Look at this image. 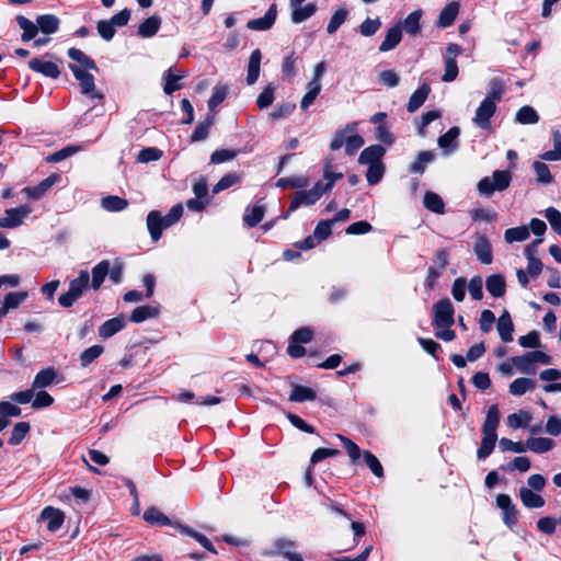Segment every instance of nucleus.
<instances>
[{"mask_svg": "<svg viewBox=\"0 0 561 561\" xmlns=\"http://www.w3.org/2000/svg\"><path fill=\"white\" fill-rule=\"evenodd\" d=\"M73 77L78 80L80 85V92L91 99H103V94L95 91L94 76L88 72L89 70L81 69L75 64L68 65Z\"/></svg>", "mask_w": 561, "mask_h": 561, "instance_id": "obj_6", "label": "nucleus"}, {"mask_svg": "<svg viewBox=\"0 0 561 561\" xmlns=\"http://www.w3.org/2000/svg\"><path fill=\"white\" fill-rule=\"evenodd\" d=\"M402 38L400 25H394L387 31L386 37L379 46V50L385 53L393 49Z\"/></svg>", "mask_w": 561, "mask_h": 561, "instance_id": "obj_26", "label": "nucleus"}, {"mask_svg": "<svg viewBox=\"0 0 561 561\" xmlns=\"http://www.w3.org/2000/svg\"><path fill=\"white\" fill-rule=\"evenodd\" d=\"M262 54L260 49H254L249 58L247 83L249 85L254 84L260 76Z\"/></svg>", "mask_w": 561, "mask_h": 561, "instance_id": "obj_22", "label": "nucleus"}, {"mask_svg": "<svg viewBox=\"0 0 561 561\" xmlns=\"http://www.w3.org/2000/svg\"><path fill=\"white\" fill-rule=\"evenodd\" d=\"M32 213V207L27 204L19 207L9 208L0 217V228L14 229L20 227L24 219Z\"/></svg>", "mask_w": 561, "mask_h": 561, "instance_id": "obj_7", "label": "nucleus"}, {"mask_svg": "<svg viewBox=\"0 0 561 561\" xmlns=\"http://www.w3.org/2000/svg\"><path fill=\"white\" fill-rule=\"evenodd\" d=\"M553 149L548 150L539 156L543 161H560L561 160V133L557 129L552 130Z\"/></svg>", "mask_w": 561, "mask_h": 561, "instance_id": "obj_35", "label": "nucleus"}, {"mask_svg": "<svg viewBox=\"0 0 561 561\" xmlns=\"http://www.w3.org/2000/svg\"><path fill=\"white\" fill-rule=\"evenodd\" d=\"M503 93L504 85L502 80L499 78H493L489 82L488 95L484 98V100H491L496 104L499 101H501Z\"/></svg>", "mask_w": 561, "mask_h": 561, "instance_id": "obj_55", "label": "nucleus"}, {"mask_svg": "<svg viewBox=\"0 0 561 561\" xmlns=\"http://www.w3.org/2000/svg\"><path fill=\"white\" fill-rule=\"evenodd\" d=\"M182 215H183L182 205L181 204L174 205L165 216L161 215L162 227H164V229H167V228L173 226L176 221L180 220Z\"/></svg>", "mask_w": 561, "mask_h": 561, "instance_id": "obj_60", "label": "nucleus"}, {"mask_svg": "<svg viewBox=\"0 0 561 561\" xmlns=\"http://www.w3.org/2000/svg\"><path fill=\"white\" fill-rule=\"evenodd\" d=\"M526 450L545 454L554 447V440L549 437H530L525 442Z\"/></svg>", "mask_w": 561, "mask_h": 561, "instance_id": "obj_20", "label": "nucleus"}, {"mask_svg": "<svg viewBox=\"0 0 561 561\" xmlns=\"http://www.w3.org/2000/svg\"><path fill=\"white\" fill-rule=\"evenodd\" d=\"M276 15L277 7L275 3H273L264 16L250 20L247 24V27L253 31H267L274 25Z\"/></svg>", "mask_w": 561, "mask_h": 561, "instance_id": "obj_12", "label": "nucleus"}, {"mask_svg": "<svg viewBox=\"0 0 561 561\" xmlns=\"http://www.w3.org/2000/svg\"><path fill=\"white\" fill-rule=\"evenodd\" d=\"M30 424L27 422H19L13 426L11 432V436L9 438V444L12 446L19 445L30 432Z\"/></svg>", "mask_w": 561, "mask_h": 561, "instance_id": "obj_53", "label": "nucleus"}, {"mask_svg": "<svg viewBox=\"0 0 561 561\" xmlns=\"http://www.w3.org/2000/svg\"><path fill=\"white\" fill-rule=\"evenodd\" d=\"M159 314V308L153 306H139L131 312L129 320L134 323H141L148 319L156 318Z\"/></svg>", "mask_w": 561, "mask_h": 561, "instance_id": "obj_31", "label": "nucleus"}, {"mask_svg": "<svg viewBox=\"0 0 561 561\" xmlns=\"http://www.w3.org/2000/svg\"><path fill=\"white\" fill-rule=\"evenodd\" d=\"M536 380L531 378L520 377L510 385V393L513 396H523L536 388Z\"/></svg>", "mask_w": 561, "mask_h": 561, "instance_id": "obj_29", "label": "nucleus"}, {"mask_svg": "<svg viewBox=\"0 0 561 561\" xmlns=\"http://www.w3.org/2000/svg\"><path fill=\"white\" fill-rule=\"evenodd\" d=\"M163 78L165 81L163 85V91L165 94L170 95L182 88L180 80L183 78V76L172 73L171 68L164 72Z\"/></svg>", "mask_w": 561, "mask_h": 561, "instance_id": "obj_50", "label": "nucleus"}, {"mask_svg": "<svg viewBox=\"0 0 561 561\" xmlns=\"http://www.w3.org/2000/svg\"><path fill=\"white\" fill-rule=\"evenodd\" d=\"M68 56L73 61H77L79 64L78 66L81 69L94 70V71L99 70L95 61L78 48H75V47L69 48Z\"/></svg>", "mask_w": 561, "mask_h": 561, "instance_id": "obj_27", "label": "nucleus"}, {"mask_svg": "<svg viewBox=\"0 0 561 561\" xmlns=\"http://www.w3.org/2000/svg\"><path fill=\"white\" fill-rule=\"evenodd\" d=\"M240 181H241V178L237 173H228V174L224 175L217 182V184L213 188V193L218 194L219 192L233 186L234 184L239 183Z\"/></svg>", "mask_w": 561, "mask_h": 561, "instance_id": "obj_59", "label": "nucleus"}, {"mask_svg": "<svg viewBox=\"0 0 561 561\" xmlns=\"http://www.w3.org/2000/svg\"><path fill=\"white\" fill-rule=\"evenodd\" d=\"M434 160V153L432 151H421L415 161L409 167L411 173L422 174L426 165Z\"/></svg>", "mask_w": 561, "mask_h": 561, "instance_id": "obj_40", "label": "nucleus"}, {"mask_svg": "<svg viewBox=\"0 0 561 561\" xmlns=\"http://www.w3.org/2000/svg\"><path fill=\"white\" fill-rule=\"evenodd\" d=\"M214 123V115L207 116V118L199 123L191 135V141L196 142L207 138L209 129Z\"/></svg>", "mask_w": 561, "mask_h": 561, "instance_id": "obj_51", "label": "nucleus"}, {"mask_svg": "<svg viewBox=\"0 0 561 561\" xmlns=\"http://www.w3.org/2000/svg\"><path fill=\"white\" fill-rule=\"evenodd\" d=\"M101 206L107 211H122L127 208L128 202L116 195H110L101 199Z\"/></svg>", "mask_w": 561, "mask_h": 561, "instance_id": "obj_39", "label": "nucleus"}, {"mask_svg": "<svg viewBox=\"0 0 561 561\" xmlns=\"http://www.w3.org/2000/svg\"><path fill=\"white\" fill-rule=\"evenodd\" d=\"M147 228L150 237L153 241H158L161 238L164 227H162L161 213L152 210L147 216Z\"/></svg>", "mask_w": 561, "mask_h": 561, "instance_id": "obj_23", "label": "nucleus"}, {"mask_svg": "<svg viewBox=\"0 0 561 561\" xmlns=\"http://www.w3.org/2000/svg\"><path fill=\"white\" fill-rule=\"evenodd\" d=\"M161 25V18L152 15L146 19L138 27L137 34L140 37L148 38L157 34Z\"/></svg>", "mask_w": 561, "mask_h": 561, "instance_id": "obj_28", "label": "nucleus"}, {"mask_svg": "<svg viewBox=\"0 0 561 561\" xmlns=\"http://www.w3.org/2000/svg\"><path fill=\"white\" fill-rule=\"evenodd\" d=\"M110 272V262L104 260L92 268L91 287L99 290Z\"/></svg>", "mask_w": 561, "mask_h": 561, "instance_id": "obj_30", "label": "nucleus"}, {"mask_svg": "<svg viewBox=\"0 0 561 561\" xmlns=\"http://www.w3.org/2000/svg\"><path fill=\"white\" fill-rule=\"evenodd\" d=\"M104 352V347L102 345H92L84 350L80 354V364L82 367H88L91 363H93L96 358H99Z\"/></svg>", "mask_w": 561, "mask_h": 561, "instance_id": "obj_49", "label": "nucleus"}, {"mask_svg": "<svg viewBox=\"0 0 561 561\" xmlns=\"http://www.w3.org/2000/svg\"><path fill=\"white\" fill-rule=\"evenodd\" d=\"M335 437L342 442L352 461L359 459L362 454L360 448L353 440L341 434H336Z\"/></svg>", "mask_w": 561, "mask_h": 561, "instance_id": "obj_62", "label": "nucleus"}, {"mask_svg": "<svg viewBox=\"0 0 561 561\" xmlns=\"http://www.w3.org/2000/svg\"><path fill=\"white\" fill-rule=\"evenodd\" d=\"M519 496L522 503L527 508H540L545 505V499L537 492L526 486H522L519 489Z\"/></svg>", "mask_w": 561, "mask_h": 561, "instance_id": "obj_21", "label": "nucleus"}, {"mask_svg": "<svg viewBox=\"0 0 561 561\" xmlns=\"http://www.w3.org/2000/svg\"><path fill=\"white\" fill-rule=\"evenodd\" d=\"M309 183L306 176H288L282 178L276 182V186L280 188H302Z\"/></svg>", "mask_w": 561, "mask_h": 561, "instance_id": "obj_52", "label": "nucleus"}, {"mask_svg": "<svg viewBox=\"0 0 561 561\" xmlns=\"http://www.w3.org/2000/svg\"><path fill=\"white\" fill-rule=\"evenodd\" d=\"M16 21H18L19 26L23 30V33L21 36L23 42H28L36 36V34L38 32V25H36L35 23H33L32 21H30L28 19H26L23 15H19L16 18Z\"/></svg>", "mask_w": 561, "mask_h": 561, "instance_id": "obj_44", "label": "nucleus"}, {"mask_svg": "<svg viewBox=\"0 0 561 561\" xmlns=\"http://www.w3.org/2000/svg\"><path fill=\"white\" fill-rule=\"evenodd\" d=\"M144 519L150 524L170 525V519L163 515L158 508L149 507L144 513Z\"/></svg>", "mask_w": 561, "mask_h": 561, "instance_id": "obj_57", "label": "nucleus"}, {"mask_svg": "<svg viewBox=\"0 0 561 561\" xmlns=\"http://www.w3.org/2000/svg\"><path fill=\"white\" fill-rule=\"evenodd\" d=\"M324 193L321 182L316 183V185L309 191H297L294 194L289 208L284 217L287 218L289 213L295 211L300 206H311L316 204Z\"/></svg>", "mask_w": 561, "mask_h": 561, "instance_id": "obj_5", "label": "nucleus"}, {"mask_svg": "<svg viewBox=\"0 0 561 561\" xmlns=\"http://www.w3.org/2000/svg\"><path fill=\"white\" fill-rule=\"evenodd\" d=\"M356 129V124H348L345 128L337 130L334 134V137L330 144L331 150L335 151L341 149L344 145H346L347 135L354 133Z\"/></svg>", "mask_w": 561, "mask_h": 561, "instance_id": "obj_45", "label": "nucleus"}, {"mask_svg": "<svg viewBox=\"0 0 561 561\" xmlns=\"http://www.w3.org/2000/svg\"><path fill=\"white\" fill-rule=\"evenodd\" d=\"M424 206L436 214H443L445 204L442 197L434 192H426L424 195Z\"/></svg>", "mask_w": 561, "mask_h": 561, "instance_id": "obj_48", "label": "nucleus"}, {"mask_svg": "<svg viewBox=\"0 0 561 561\" xmlns=\"http://www.w3.org/2000/svg\"><path fill=\"white\" fill-rule=\"evenodd\" d=\"M380 26H381V21L379 18H376V19L367 18L365 21L362 22L358 30L363 36L368 37V36L375 35L378 32V30L380 28Z\"/></svg>", "mask_w": 561, "mask_h": 561, "instance_id": "obj_58", "label": "nucleus"}, {"mask_svg": "<svg viewBox=\"0 0 561 561\" xmlns=\"http://www.w3.org/2000/svg\"><path fill=\"white\" fill-rule=\"evenodd\" d=\"M90 283V274L88 271H80L79 276L72 279L69 284V289L80 298L87 290Z\"/></svg>", "mask_w": 561, "mask_h": 561, "instance_id": "obj_37", "label": "nucleus"}, {"mask_svg": "<svg viewBox=\"0 0 561 561\" xmlns=\"http://www.w3.org/2000/svg\"><path fill=\"white\" fill-rule=\"evenodd\" d=\"M386 153V149L381 145H373L365 148L358 158L360 164L382 163L381 159Z\"/></svg>", "mask_w": 561, "mask_h": 561, "instance_id": "obj_16", "label": "nucleus"}, {"mask_svg": "<svg viewBox=\"0 0 561 561\" xmlns=\"http://www.w3.org/2000/svg\"><path fill=\"white\" fill-rule=\"evenodd\" d=\"M348 16V10L345 7H340L331 16L328 25L327 32L329 34H334L341 25L346 21Z\"/></svg>", "mask_w": 561, "mask_h": 561, "instance_id": "obj_43", "label": "nucleus"}, {"mask_svg": "<svg viewBox=\"0 0 561 561\" xmlns=\"http://www.w3.org/2000/svg\"><path fill=\"white\" fill-rule=\"evenodd\" d=\"M265 209L261 205L248 207L244 215L243 221L249 227H255L264 217Z\"/></svg>", "mask_w": 561, "mask_h": 561, "instance_id": "obj_46", "label": "nucleus"}, {"mask_svg": "<svg viewBox=\"0 0 561 561\" xmlns=\"http://www.w3.org/2000/svg\"><path fill=\"white\" fill-rule=\"evenodd\" d=\"M433 325L436 329L450 328L455 323V308L448 298L433 305Z\"/></svg>", "mask_w": 561, "mask_h": 561, "instance_id": "obj_4", "label": "nucleus"}, {"mask_svg": "<svg viewBox=\"0 0 561 561\" xmlns=\"http://www.w3.org/2000/svg\"><path fill=\"white\" fill-rule=\"evenodd\" d=\"M317 398V393L309 387L295 385L289 394L288 400L291 402H306L313 401Z\"/></svg>", "mask_w": 561, "mask_h": 561, "instance_id": "obj_33", "label": "nucleus"}, {"mask_svg": "<svg viewBox=\"0 0 561 561\" xmlns=\"http://www.w3.org/2000/svg\"><path fill=\"white\" fill-rule=\"evenodd\" d=\"M512 181V175L508 171L496 170L492 176H485L478 182V191L481 195L490 197L494 192L506 190Z\"/></svg>", "mask_w": 561, "mask_h": 561, "instance_id": "obj_2", "label": "nucleus"}, {"mask_svg": "<svg viewBox=\"0 0 561 561\" xmlns=\"http://www.w3.org/2000/svg\"><path fill=\"white\" fill-rule=\"evenodd\" d=\"M496 329L499 331L500 337L504 343H508L513 341V332H514V323L512 321L511 314L508 311H504L496 324Z\"/></svg>", "mask_w": 561, "mask_h": 561, "instance_id": "obj_18", "label": "nucleus"}, {"mask_svg": "<svg viewBox=\"0 0 561 561\" xmlns=\"http://www.w3.org/2000/svg\"><path fill=\"white\" fill-rule=\"evenodd\" d=\"M423 15L422 10H415L411 12L403 21L402 27L407 34L415 36L421 32V18Z\"/></svg>", "mask_w": 561, "mask_h": 561, "instance_id": "obj_32", "label": "nucleus"}, {"mask_svg": "<svg viewBox=\"0 0 561 561\" xmlns=\"http://www.w3.org/2000/svg\"><path fill=\"white\" fill-rule=\"evenodd\" d=\"M125 328V318L123 316H118L106 320L99 328V335L103 339H108Z\"/></svg>", "mask_w": 561, "mask_h": 561, "instance_id": "obj_19", "label": "nucleus"}, {"mask_svg": "<svg viewBox=\"0 0 561 561\" xmlns=\"http://www.w3.org/2000/svg\"><path fill=\"white\" fill-rule=\"evenodd\" d=\"M485 287L494 298H502L506 293V282L503 275L492 274L486 277Z\"/></svg>", "mask_w": 561, "mask_h": 561, "instance_id": "obj_17", "label": "nucleus"}, {"mask_svg": "<svg viewBox=\"0 0 561 561\" xmlns=\"http://www.w3.org/2000/svg\"><path fill=\"white\" fill-rule=\"evenodd\" d=\"M515 121L523 125L536 124L539 121V115L534 107L525 105L517 111Z\"/></svg>", "mask_w": 561, "mask_h": 561, "instance_id": "obj_42", "label": "nucleus"}, {"mask_svg": "<svg viewBox=\"0 0 561 561\" xmlns=\"http://www.w3.org/2000/svg\"><path fill=\"white\" fill-rule=\"evenodd\" d=\"M496 505L502 510L504 524L512 529L517 523L519 513L511 497L507 494H499Z\"/></svg>", "mask_w": 561, "mask_h": 561, "instance_id": "obj_9", "label": "nucleus"}, {"mask_svg": "<svg viewBox=\"0 0 561 561\" xmlns=\"http://www.w3.org/2000/svg\"><path fill=\"white\" fill-rule=\"evenodd\" d=\"M317 11V5L312 2L307 3L305 7H296L291 9V21L294 23H301L311 18Z\"/></svg>", "mask_w": 561, "mask_h": 561, "instance_id": "obj_38", "label": "nucleus"}, {"mask_svg": "<svg viewBox=\"0 0 561 561\" xmlns=\"http://www.w3.org/2000/svg\"><path fill=\"white\" fill-rule=\"evenodd\" d=\"M228 95V88L226 85L217 84L213 89V93L208 100L209 111H214Z\"/></svg>", "mask_w": 561, "mask_h": 561, "instance_id": "obj_56", "label": "nucleus"}, {"mask_svg": "<svg viewBox=\"0 0 561 561\" xmlns=\"http://www.w3.org/2000/svg\"><path fill=\"white\" fill-rule=\"evenodd\" d=\"M513 365L523 374H533L535 373V363H539L542 365H549L552 362L550 355L541 352V351H533L528 352L520 356L512 357Z\"/></svg>", "mask_w": 561, "mask_h": 561, "instance_id": "obj_3", "label": "nucleus"}, {"mask_svg": "<svg viewBox=\"0 0 561 561\" xmlns=\"http://www.w3.org/2000/svg\"><path fill=\"white\" fill-rule=\"evenodd\" d=\"M432 89L427 82L422 83L416 91L412 93L407 104V110L409 113H414L417 111L426 101L431 93Z\"/></svg>", "mask_w": 561, "mask_h": 561, "instance_id": "obj_15", "label": "nucleus"}, {"mask_svg": "<svg viewBox=\"0 0 561 561\" xmlns=\"http://www.w3.org/2000/svg\"><path fill=\"white\" fill-rule=\"evenodd\" d=\"M41 518L47 522V529L49 531H57L65 522V514L58 508L47 506L42 511Z\"/></svg>", "mask_w": 561, "mask_h": 561, "instance_id": "obj_13", "label": "nucleus"}, {"mask_svg": "<svg viewBox=\"0 0 561 561\" xmlns=\"http://www.w3.org/2000/svg\"><path fill=\"white\" fill-rule=\"evenodd\" d=\"M529 238V229L526 226L508 228L505 230L504 239L507 243L522 242Z\"/></svg>", "mask_w": 561, "mask_h": 561, "instance_id": "obj_47", "label": "nucleus"}, {"mask_svg": "<svg viewBox=\"0 0 561 561\" xmlns=\"http://www.w3.org/2000/svg\"><path fill=\"white\" fill-rule=\"evenodd\" d=\"M533 168L536 174V183L540 185L552 184L554 179L549 167L542 161H535Z\"/></svg>", "mask_w": 561, "mask_h": 561, "instance_id": "obj_34", "label": "nucleus"}, {"mask_svg": "<svg viewBox=\"0 0 561 561\" xmlns=\"http://www.w3.org/2000/svg\"><path fill=\"white\" fill-rule=\"evenodd\" d=\"M60 176L58 174H50L48 178L44 179L36 186L33 187H24L21 193L24 194L27 198L37 201L41 199L46 192L59 181Z\"/></svg>", "mask_w": 561, "mask_h": 561, "instance_id": "obj_10", "label": "nucleus"}, {"mask_svg": "<svg viewBox=\"0 0 561 561\" xmlns=\"http://www.w3.org/2000/svg\"><path fill=\"white\" fill-rule=\"evenodd\" d=\"M496 112V104L491 100H482L478 106L472 122L481 129H489L491 126L490 119Z\"/></svg>", "mask_w": 561, "mask_h": 561, "instance_id": "obj_8", "label": "nucleus"}, {"mask_svg": "<svg viewBox=\"0 0 561 561\" xmlns=\"http://www.w3.org/2000/svg\"><path fill=\"white\" fill-rule=\"evenodd\" d=\"M28 67L45 77L57 79L60 75L58 66L53 61H46L39 58H33L28 62Z\"/></svg>", "mask_w": 561, "mask_h": 561, "instance_id": "obj_14", "label": "nucleus"}, {"mask_svg": "<svg viewBox=\"0 0 561 561\" xmlns=\"http://www.w3.org/2000/svg\"><path fill=\"white\" fill-rule=\"evenodd\" d=\"M36 23L38 28L45 34H54L59 27V19L54 14L39 15Z\"/></svg>", "mask_w": 561, "mask_h": 561, "instance_id": "obj_36", "label": "nucleus"}, {"mask_svg": "<svg viewBox=\"0 0 561 561\" xmlns=\"http://www.w3.org/2000/svg\"><path fill=\"white\" fill-rule=\"evenodd\" d=\"M473 252L480 263L489 265L493 262L492 245L485 236H477L473 244Z\"/></svg>", "mask_w": 561, "mask_h": 561, "instance_id": "obj_11", "label": "nucleus"}, {"mask_svg": "<svg viewBox=\"0 0 561 561\" xmlns=\"http://www.w3.org/2000/svg\"><path fill=\"white\" fill-rule=\"evenodd\" d=\"M179 529L182 534L196 539L206 550H208L213 553H217L214 545L210 542V540L206 536H204L199 533H196L195 530L191 529L190 527L183 526V525H180Z\"/></svg>", "mask_w": 561, "mask_h": 561, "instance_id": "obj_54", "label": "nucleus"}, {"mask_svg": "<svg viewBox=\"0 0 561 561\" xmlns=\"http://www.w3.org/2000/svg\"><path fill=\"white\" fill-rule=\"evenodd\" d=\"M499 423L500 411L497 405L493 404L488 409L486 416L481 428L482 440L481 446L477 451L478 459H485L492 454L497 440L496 430Z\"/></svg>", "mask_w": 561, "mask_h": 561, "instance_id": "obj_1", "label": "nucleus"}, {"mask_svg": "<svg viewBox=\"0 0 561 561\" xmlns=\"http://www.w3.org/2000/svg\"><path fill=\"white\" fill-rule=\"evenodd\" d=\"M533 416L527 410H519L518 412L512 413L507 416V425L514 430L519 427H526L531 421Z\"/></svg>", "mask_w": 561, "mask_h": 561, "instance_id": "obj_41", "label": "nucleus"}, {"mask_svg": "<svg viewBox=\"0 0 561 561\" xmlns=\"http://www.w3.org/2000/svg\"><path fill=\"white\" fill-rule=\"evenodd\" d=\"M56 377L57 371L54 367L42 369L36 374L32 382V388L34 390L46 388L54 382Z\"/></svg>", "mask_w": 561, "mask_h": 561, "instance_id": "obj_24", "label": "nucleus"}, {"mask_svg": "<svg viewBox=\"0 0 561 561\" xmlns=\"http://www.w3.org/2000/svg\"><path fill=\"white\" fill-rule=\"evenodd\" d=\"M385 173V165L383 163H375V164H368V170L366 173L367 182L370 185H375L380 182Z\"/></svg>", "mask_w": 561, "mask_h": 561, "instance_id": "obj_61", "label": "nucleus"}, {"mask_svg": "<svg viewBox=\"0 0 561 561\" xmlns=\"http://www.w3.org/2000/svg\"><path fill=\"white\" fill-rule=\"evenodd\" d=\"M545 217L549 221L551 228L557 233L561 234V213L553 207H549L545 211Z\"/></svg>", "mask_w": 561, "mask_h": 561, "instance_id": "obj_64", "label": "nucleus"}, {"mask_svg": "<svg viewBox=\"0 0 561 561\" xmlns=\"http://www.w3.org/2000/svg\"><path fill=\"white\" fill-rule=\"evenodd\" d=\"M458 12L459 4L457 2L448 3L439 13L437 26L444 28L450 26L455 22Z\"/></svg>", "mask_w": 561, "mask_h": 561, "instance_id": "obj_25", "label": "nucleus"}, {"mask_svg": "<svg viewBox=\"0 0 561 561\" xmlns=\"http://www.w3.org/2000/svg\"><path fill=\"white\" fill-rule=\"evenodd\" d=\"M545 432L551 436H561V415H550L547 419Z\"/></svg>", "mask_w": 561, "mask_h": 561, "instance_id": "obj_63", "label": "nucleus"}]
</instances>
